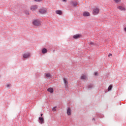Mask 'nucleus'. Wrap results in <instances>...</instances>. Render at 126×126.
<instances>
[{
    "label": "nucleus",
    "instance_id": "nucleus-5",
    "mask_svg": "<svg viewBox=\"0 0 126 126\" xmlns=\"http://www.w3.org/2000/svg\"><path fill=\"white\" fill-rule=\"evenodd\" d=\"M37 8H38L37 5H34L31 7V10H32V11H35Z\"/></svg>",
    "mask_w": 126,
    "mask_h": 126
},
{
    "label": "nucleus",
    "instance_id": "nucleus-20",
    "mask_svg": "<svg viewBox=\"0 0 126 126\" xmlns=\"http://www.w3.org/2000/svg\"><path fill=\"white\" fill-rule=\"evenodd\" d=\"M121 0H114L115 2L116 3H118V2H120Z\"/></svg>",
    "mask_w": 126,
    "mask_h": 126
},
{
    "label": "nucleus",
    "instance_id": "nucleus-10",
    "mask_svg": "<svg viewBox=\"0 0 126 126\" xmlns=\"http://www.w3.org/2000/svg\"><path fill=\"white\" fill-rule=\"evenodd\" d=\"M39 12H40V13H41L42 14H43L44 13H46V9H40L39 10Z\"/></svg>",
    "mask_w": 126,
    "mask_h": 126
},
{
    "label": "nucleus",
    "instance_id": "nucleus-7",
    "mask_svg": "<svg viewBox=\"0 0 126 126\" xmlns=\"http://www.w3.org/2000/svg\"><path fill=\"white\" fill-rule=\"evenodd\" d=\"M83 15L85 17L90 16V13L89 12L85 11L83 12Z\"/></svg>",
    "mask_w": 126,
    "mask_h": 126
},
{
    "label": "nucleus",
    "instance_id": "nucleus-29",
    "mask_svg": "<svg viewBox=\"0 0 126 126\" xmlns=\"http://www.w3.org/2000/svg\"><path fill=\"white\" fill-rule=\"evenodd\" d=\"M124 30H125V32H126V27L124 28Z\"/></svg>",
    "mask_w": 126,
    "mask_h": 126
},
{
    "label": "nucleus",
    "instance_id": "nucleus-2",
    "mask_svg": "<svg viewBox=\"0 0 126 126\" xmlns=\"http://www.w3.org/2000/svg\"><path fill=\"white\" fill-rule=\"evenodd\" d=\"M70 4H71V5H72L73 7H77V5L78 4V3L76 1H71L70 2Z\"/></svg>",
    "mask_w": 126,
    "mask_h": 126
},
{
    "label": "nucleus",
    "instance_id": "nucleus-26",
    "mask_svg": "<svg viewBox=\"0 0 126 126\" xmlns=\"http://www.w3.org/2000/svg\"><path fill=\"white\" fill-rule=\"evenodd\" d=\"M94 75H98V72H95L94 73Z\"/></svg>",
    "mask_w": 126,
    "mask_h": 126
},
{
    "label": "nucleus",
    "instance_id": "nucleus-15",
    "mask_svg": "<svg viewBox=\"0 0 126 126\" xmlns=\"http://www.w3.org/2000/svg\"><path fill=\"white\" fill-rule=\"evenodd\" d=\"M93 87H94V85H93V84H90V85H89L88 88V89H92Z\"/></svg>",
    "mask_w": 126,
    "mask_h": 126
},
{
    "label": "nucleus",
    "instance_id": "nucleus-1",
    "mask_svg": "<svg viewBox=\"0 0 126 126\" xmlns=\"http://www.w3.org/2000/svg\"><path fill=\"white\" fill-rule=\"evenodd\" d=\"M32 24L34 25V26H40V25H41V22L39 20H34L32 22Z\"/></svg>",
    "mask_w": 126,
    "mask_h": 126
},
{
    "label": "nucleus",
    "instance_id": "nucleus-25",
    "mask_svg": "<svg viewBox=\"0 0 126 126\" xmlns=\"http://www.w3.org/2000/svg\"><path fill=\"white\" fill-rule=\"evenodd\" d=\"M90 45H94V43L93 42H92V41H91V42H90Z\"/></svg>",
    "mask_w": 126,
    "mask_h": 126
},
{
    "label": "nucleus",
    "instance_id": "nucleus-6",
    "mask_svg": "<svg viewBox=\"0 0 126 126\" xmlns=\"http://www.w3.org/2000/svg\"><path fill=\"white\" fill-rule=\"evenodd\" d=\"M31 57L30 53H25L23 55L24 59H28V58H30Z\"/></svg>",
    "mask_w": 126,
    "mask_h": 126
},
{
    "label": "nucleus",
    "instance_id": "nucleus-9",
    "mask_svg": "<svg viewBox=\"0 0 126 126\" xmlns=\"http://www.w3.org/2000/svg\"><path fill=\"white\" fill-rule=\"evenodd\" d=\"M41 53L42 54H47V53H48V50L47 49L44 48L42 49Z\"/></svg>",
    "mask_w": 126,
    "mask_h": 126
},
{
    "label": "nucleus",
    "instance_id": "nucleus-32",
    "mask_svg": "<svg viewBox=\"0 0 126 126\" xmlns=\"http://www.w3.org/2000/svg\"><path fill=\"white\" fill-rule=\"evenodd\" d=\"M63 1H66V0H63Z\"/></svg>",
    "mask_w": 126,
    "mask_h": 126
},
{
    "label": "nucleus",
    "instance_id": "nucleus-23",
    "mask_svg": "<svg viewBox=\"0 0 126 126\" xmlns=\"http://www.w3.org/2000/svg\"><path fill=\"white\" fill-rule=\"evenodd\" d=\"M25 13H26V14H27V15H29V11H26L25 12Z\"/></svg>",
    "mask_w": 126,
    "mask_h": 126
},
{
    "label": "nucleus",
    "instance_id": "nucleus-4",
    "mask_svg": "<svg viewBox=\"0 0 126 126\" xmlns=\"http://www.w3.org/2000/svg\"><path fill=\"white\" fill-rule=\"evenodd\" d=\"M38 119L39 121V124H40L41 125L45 123V120L43 117H39Z\"/></svg>",
    "mask_w": 126,
    "mask_h": 126
},
{
    "label": "nucleus",
    "instance_id": "nucleus-27",
    "mask_svg": "<svg viewBox=\"0 0 126 126\" xmlns=\"http://www.w3.org/2000/svg\"><path fill=\"white\" fill-rule=\"evenodd\" d=\"M35 1H41L42 0H34Z\"/></svg>",
    "mask_w": 126,
    "mask_h": 126
},
{
    "label": "nucleus",
    "instance_id": "nucleus-17",
    "mask_svg": "<svg viewBox=\"0 0 126 126\" xmlns=\"http://www.w3.org/2000/svg\"><path fill=\"white\" fill-rule=\"evenodd\" d=\"M80 37V34H76L73 36L74 39H78Z\"/></svg>",
    "mask_w": 126,
    "mask_h": 126
},
{
    "label": "nucleus",
    "instance_id": "nucleus-31",
    "mask_svg": "<svg viewBox=\"0 0 126 126\" xmlns=\"http://www.w3.org/2000/svg\"><path fill=\"white\" fill-rule=\"evenodd\" d=\"M40 116H41V117H42L43 116V114H41Z\"/></svg>",
    "mask_w": 126,
    "mask_h": 126
},
{
    "label": "nucleus",
    "instance_id": "nucleus-14",
    "mask_svg": "<svg viewBox=\"0 0 126 126\" xmlns=\"http://www.w3.org/2000/svg\"><path fill=\"white\" fill-rule=\"evenodd\" d=\"M45 76L48 78H52V75L50 73H47L45 74Z\"/></svg>",
    "mask_w": 126,
    "mask_h": 126
},
{
    "label": "nucleus",
    "instance_id": "nucleus-8",
    "mask_svg": "<svg viewBox=\"0 0 126 126\" xmlns=\"http://www.w3.org/2000/svg\"><path fill=\"white\" fill-rule=\"evenodd\" d=\"M67 115L68 116H70V115H71V109H70V107H68L67 110Z\"/></svg>",
    "mask_w": 126,
    "mask_h": 126
},
{
    "label": "nucleus",
    "instance_id": "nucleus-12",
    "mask_svg": "<svg viewBox=\"0 0 126 126\" xmlns=\"http://www.w3.org/2000/svg\"><path fill=\"white\" fill-rule=\"evenodd\" d=\"M63 80L64 81V85H67L68 84V82H67V79L65 78H63Z\"/></svg>",
    "mask_w": 126,
    "mask_h": 126
},
{
    "label": "nucleus",
    "instance_id": "nucleus-3",
    "mask_svg": "<svg viewBox=\"0 0 126 126\" xmlns=\"http://www.w3.org/2000/svg\"><path fill=\"white\" fill-rule=\"evenodd\" d=\"M99 8H95L94 9H93V14H94V15H96L98 14V13H99Z\"/></svg>",
    "mask_w": 126,
    "mask_h": 126
},
{
    "label": "nucleus",
    "instance_id": "nucleus-28",
    "mask_svg": "<svg viewBox=\"0 0 126 126\" xmlns=\"http://www.w3.org/2000/svg\"><path fill=\"white\" fill-rule=\"evenodd\" d=\"M110 56H112V54L109 53V55H108V57H110Z\"/></svg>",
    "mask_w": 126,
    "mask_h": 126
},
{
    "label": "nucleus",
    "instance_id": "nucleus-11",
    "mask_svg": "<svg viewBox=\"0 0 126 126\" xmlns=\"http://www.w3.org/2000/svg\"><path fill=\"white\" fill-rule=\"evenodd\" d=\"M117 8H118V9H119L120 10L123 11L124 10V11H126V8L123 7L122 6H119L118 7H117Z\"/></svg>",
    "mask_w": 126,
    "mask_h": 126
},
{
    "label": "nucleus",
    "instance_id": "nucleus-16",
    "mask_svg": "<svg viewBox=\"0 0 126 126\" xmlns=\"http://www.w3.org/2000/svg\"><path fill=\"white\" fill-rule=\"evenodd\" d=\"M56 13L57 14H59V15H62V14H63V12H62L61 10H57L56 11Z\"/></svg>",
    "mask_w": 126,
    "mask_h": 126
},
{
    "label": "nucleus",
    "instance_id": "nucleus-24",
    "mask_svg": "<svg viewBox=\"0 0 126 126\" xmlns=\"http://www.w3.org/2000/svg\"><path fill=\"white\" fill-rule=\"evenodd\" d=\"M6 86H7V87L8 88L10 87V85H9V84H7V85H6Z\"/></svg>",
    "mask_w": 126,
    "mask_h": 126
},
{
    "label": "nucleus",
    "instance_id": "nucleus-19",
    "mask_svg": "<svg viewBox=\"0 0 126 126\" xmlns=\"http://www.w3.org/2000/svg\"><path fill=\"white\" fill-rule=\"evenodd\" d=\"M112 88H113V86L112 85L109 86L108 88V91L112 90Z\"/></svg>",
    "mask_w": 126,
    "mask_h": 126
},
{
    "label": "nucleus",
    "instance_id": "nucleus-18",
    "mask_svg": "<svg viewBox=\"0 0 126 126\" xmlns=\"http://www.w3.org/2000/svg\"><path fill=\"white\" fill-rule=\"evenodd\" d=\"M87 77L85 75H83L82 76H81V79H83L84 80H86Z\"/></svg>",
    "mask_w": 126,
    "mask_h": 126
},
{
    "label": "nucleus",
    "instance_id": "nucleus-13",
    "mask_svg": "<svg viewBox=\"0 0 126 126\" xmlns=\"http://www.w3.org/2000/svg\"><path fill=\"white\" fill-rule=\"evenodd\" d=\"M47 91L48 92H50V93H54V89L52 88H49L47 89Z\"/></svg>",
    "mask_w": 126,
    "mask_h": 126
},
{
    "label": "nucleus",
    "instance_id": "nucleus-22",
    "mask_svg": "<svg viewBox=\"0 0 126 126\" xmlns=\"http://www.w3.org/2000/svg\"><path fill=\"white\" fill-rule=\"evenodd\" d=\"M97 117L98 118H102V117H103V115H101V114H97Z\"/></svg>",
    "mask_w": 126,
    "mask_h": 126
},
{
    "label": "nucleus",
    "instance_id": "nucleus-30",
    "mask_svg": "<svg viewBox=\"0 0 126 126\" xmlns=\"http://www.w3.org/2000/svg\"><path fill=\"white\" fill-rule=\"evenodd\" d=\"M93 121H95V118H93Z\"/></svg>",
    "mask_w": 126,
    "mask_h": 126
},
{
    "label": "nucleus",
    "instance_id": "nucleus-21",
    "mask_svg": "<svg viewBox=\"0 0 126 126\" xmlns=\"http://www.w3.org/2000/svg\"><path fill=\"white\" fill-rule=\"evenodd\" d=\"M56 108H57V107H55L52 108L53 112H56V111H57V109H56Z\"/></svg>",
    "mask_w": 126,
    "mask_h": 126
}]
</instances>
